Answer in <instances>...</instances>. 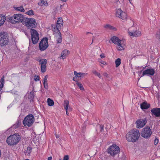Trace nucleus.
Returning <instances> with one entry per match:
<instances>
[{
    "mask_svg": "<svg viewBox=\"0 0 160 160\" xmlns=\"http://www.w3.org/2000/svg\"><path fill=\"white\" fill-rule=\"evenodd\" d=\"M63 24V22L62 18H58V20L56 24H52V27L53 28V31L57 33L59 36V37L58 38L57 40V43H61L62 42V38L60 30L62 27Z\"/></svg>",
    "mask_w": 160,
    "mask_h": 160,
    "instance_id": "1",
    "label": "nucleus"
},
{
    "mask_svg": "<svg viewBox=\"0 0 160 160\" xmlns=\"http://www.w3.org/2000/svg\"><path fill=\"white\" fill-rule=\"evenodd\" d=\"M140 136L139 131L136 129H134L127 133L126 138L128 142H134L138 140Z\"/></svg>",
    "mask_w": 160,
    "mask_h": 160,
    "instance_id": "2",
    "label": "nucleus"
},
{
    "mask_svg": "<svg viewBox=\"0 0 160 160\" xmlns=\"http://www.w3.org/2000/svg\"><path fill=\"white\" fill-rule=\"evenodd\" d=\"M21 139L20 136L18 134L10 135L7 139L6 142L9 145L14 146L16 145Z\"/></svg>",
    "mask_w": 160,
    "mask_h": 160,
    "instance_id": "3",
    "label": "nucleus"
},
{
    "mask_svg": "<svg viewBox=\"0 0 160 160\" xmlns=\"http://www.w3.org/2000/svg\"><path fill=\"white\" fill-rule=\"evenodd\" d=\"M24 18L23 16L20 14H14L13 16L9 18V21L12 23L21 22L23 23Z\"/></svg>",
    "mask_w": 160,
    "mask_h": 160,
    "instance_id": "4",
    "label": "nucleus"
},
{
    "mask_svg": "<svg viewBox=\"0 0 160 160\" xmlns=\"http://www.w3.org/2000/svg\"><path fill=\"white\" fill-rule=\"evenodd\" d=\"M23 24H25L28 29H32L37 27V23L33 18H24Z\"/></svg>",
    "mask_w": 160,
    "mask_h": 160,
    "instance_id": "5",
    "label": "nucleus"
},
{
    "mask_svg": "<svg viewBox=\"0 0 160 160\" xmlns=\"http://www.w3.org/2000/svg\"><path fill=\"white\" fill-rule=\"evenodd\" d=\"M35 121V118L32 114H30L25 117L23 121V124L25 126L30 127Z\"/></svg>",
    "mask_w": 160,
    "mask_h": 160,
    "instance_id": "6",
    "label": "nucleus"
},
{
    "mask_svg": "<svg viewBox=\"0 0 160 160\" xmlns=\"http://www.w3.org/2000/svg\"><path fill=\"white\" fill-rule=\"evenodd\" d=\"M9 39L8 34L5 32H0V46L2 47L8 44Z\"/></svg>",
    "mask_w": 160,
    "mask_h": 160,
    "instance_id": "7",
    "label": "nucleus"
},
{
    "mask_svg": "<svg viewBox=\"0 0 160 160\" xmlns=\"http://www.w3.org/2000/svg\"><path fill=\"white\" fill-rule=\"evenodd\" d=\"M120 149L119 147L116 144H113L109 146L108 149V152L112 156H114L115 155L120 152Z\"/></svg>",
    "mask_w": 160,
    "mask_h": 160,
    "instance_id": "8",
    "label": "nucleus"
},
{
    "mask_svg": "<svg viewBox=\"0 0 160 160\" xmlns=\"http://www.w3.org/2000/svg\"><path fill=\"white\" fill-rule=\"evenodd\" d=\"M152 133V132L150 127L148 126H146L142 129L141 135L142 137L144 138H148L150 137Z\"/></svg>",
    "mask_w": 160,
    "mask_h": 160,
    "instance_id": "9",
    "label": "nucleus"
},
{
    "mask_svg": "<svg viewBox=\"0 0 160 160\" xmlns=\"http://www.w3.org/2000/svg\"><path fill=\"white\" fill-rule=\"evenodd\" d=\"M30 32L32 42L33 44H36L39 39V34L37 31L34 29H31Z\"/></svg>",
    "mask_w": 160,
    "mask_h": 160,
    "instance_id": "10",
    "label": "nucleus"
},
{
    "mask_svg": "<svg viewBox=\"0 0 160 160\" xmlns=\"http://www.w3.org/2000/svg\"><path fill=\"white\" fill-rule=\"evenodd\" d=\"M110 40L114 43L117 45V48L118 50H122L124 49L123 47L121 44V41L120 40L118 37L113 36L111 38Z\"/></svg>",
    "mask_w": 160,
    "mask_h": 160,
    "instance_id": "11",
    "label": "nucleus"
},
{
    "mask_svg": "<svg viewBox=\"0 0 160 160\" xmlns=\"http://www.w3.org/2000/svg\"><path fill=\"white\" fill-rule=\"evenodd\" d=\"M48 38H43L39 43V47L41 51L46 50L48 47Z\"/></svg>",
    "mask_w": 160,
    "mask_h": 160,
    "instance_id": "12",
    "label": "nucleus"
},
{
    "mask_svg": "<svg viewBox=\"0 0 160 160\" xmlns=\"http://www.w3.org/2000/svg\"><path fill=\"white\" fill-rule=\"evenodd\" d=\"M147 122V120L146 118L138 119L136 122V128H142L145 125Z\"/></svg>",
    "mask_w": 160,
    "mask_h": 160,
    "instance_id": "13",
    "label": "nucleus"
},
{
    "mask_svg": "<svg viewBox=\"0 0 160 160\" xmlns=\"http://www.w3.org/2000/svg\"><path fill=\"white\" fill-rule=\"evenodd\" d=\"M40 64L41 65V69L42 72H44L46 70V64L47 62V60L45 59H40L39 61Z\"/></svg>",
    "mask_w": 160,
    "mask_h": 160,
    "instance_id": "14",
    "label": "nucleus"
},
{
    "mask_svg": "<svg viewBox=\"0 0 160 160\" xmlns=\"http://www.w3.org/2000/svg\"><path fill=\"white\" fill-rule=\"evenodd\" d=\"M155 71L152 68H149L144 70L142 72V76L147 75L148 76H153L155 74Z\"/></svg>",
    "mask_w": 160,
    "mask_h": 160,
    "instance_id": "15",
    "label": "nucleus"
},
{
    "mask_svg": "<svg viewBox=\"0 0 160 160\" xmlns=\"http://www.w3.org/2000/svg\"><path fill=\"white\" fill-rule=\"evenodd\" d=\"M151 111L152 115H155L156 117H160V108H154L152 109Z\"/></svg>",
    "mask_w": 160,
    "mask_h": 160,
    "instance_id": "16",
    "label": "nucleus"
},
{
    "mask_svg": "<svg viewBox=\"0 0 160 160\" xmlns=\"http://www.w3.org/2000/svg\"><path fill=\"white\" fill-rule=\"evenodd\" d=\"M130 29L129 28L128 29V33L129 35L130 36L133 37H138L140 36L141 34V32L138 31H136L135 32L134 31L132 32H130L129 31V29Z\"/></svg>",
    "mask_w": 160,
    "mask_h": 160,
    "instance_id": "17",
    "label": "nucleus"
},
{
    "mask_svg": "<svg viewBox=\"0 0 160 160\" xmlns=\"http://www.w3.org/2000/svg\"><path fill=\"white\" fill-rule=\"evenodd\" d=\"M74 74L77 77H80L81 78H83L86 76L87 74V73H82V72H77L76 71L74 72Z\"/></svg>",
    "mask_w": 160,
    "mask_h": 160,
    "instance_id": "18",
    "label": "nucleus"
},
{
    "mask_svg": "<svg viewBox=\"0 0 160 160\" xmlns=\"http://www.w3.org/2000/svg\"><path fill=\"white\" fill-rule=\"evenodd\" d=\"M150 105L146 102H144L140 104L141 108L142 109H147L150 107Z\"/></svg>",
    "mask_w": 160,
    "mask_h": 160,
    "instance_id": "19",
    "label": "nucleus"
},
{
    "mask_svg": "<svg viewBox=\"0 0 160 160\" xmlns=\"http://www.w3.org/2000/svg\"><path fill=\"white\" fill-rule=\"evenodd\" d=\"M32 148L30 147H27V149L26 150L25 152V154L27 156H29L30 155V153L32 152Z\"/></svg>",
    "mask_w": 160,
    "mask_h": 160,
    "instance_id": "20",
    "label": "nucleus"
},
{
    "mask_svg": "<svg viewBox=\"0 0 160 160\" xmlns=\"http://www.w3.org/2000/svg\"><path fill=\"white\" fill-rule=\"evenodd\" d=\"M104 28L106 29H108L110 30H112L114 31H116V28L110 24H107L104 26Z\"/></svg>",
    "mask_w": 160,
    "mask_h": 160,
    "instance_id": "21",
    "label": "nucleus"
},
{
    "mask_svg": "<svg viewBox=\"0 0 160 160\" xmlns=\"http://www.w3.org/2000/svg\"><path fill=\"white\" fill-rule=\"evenodd\" d=\"M127 14L122 11L119 18H121L122 20H125L127 19Z\"/></svg>",
    "mask_w": 160,
    "mask_h": 160,
    "instance_id": "22",
    "label": "nucleus"
},
{
    "mask_svg": "<svg viewBox=\"0 0 160 160\" xmlns=\"http://www.w3.org/2000/svg\"><path fill=\"white\" fill-rule=\"evenodd\" d=\"M63 106L65 110H67L68 109V107L69 106V102L67 100H65L64 101Z\"/></svg>",
    "mask_w": 160,
    "mask_h": 160,
    "instance_id": "23",
    "label": "nucleus"
},
{
    "mask_svg": "<svg viewBox=\"0 0 160 160\" xmlns=\"http://www.w3.org/2000/svg\"><path fill=\"white\" fill-rule=\"evenodd\" d=\"M28 97L29 99H31V100H32L34 98V92L33 90L29 94Z\"/></svg>",
    "mask_w": 160,
    "mask_h": 160,
    "instance_id": "24",
    "label": "nucleus"
},
{
    "mask_svg": "<svg viewBox=\"0 0 160 160\" xmlns=\"http://www.w3.org/2000/svg\"><path fill=\"white\" fill-rule=\"evenodd\" d=\"M6 20V18L5 16H2L0 15V27L4 23Z\"/></svg>",
    "mask_w": 160,
    "mask_h": 160,
    "instance_id": "25",
    "label": "nucleus"
},
{
    "mask_svg": "<svg viewBox=\"0 0 160 160\" xmlns=\"http://www.w3.org/2000/svg\"><path fill=\"white\" fill-rule=\"evenodd\" d=\"M68 51L67 50H64L61 53V57L63 59H64L66 58V56L67 55Z\"/></svg>",
    "mask_w": 160,
    "mask_h": 160,
    "instance_id": "26",
    "label": "nucleus"
},
{
    "mask_svg": "<svg viewBox=\"0 0 160 160\" xmlns=\"http://www.w3.org/2000/svg\"><path fill=\"white\" fill-rule=\"evenodd\" d=\"M47 102L48 106H53L54 104L53 101L50 98H48L47 99Z\"/></svg>",
    "mask_w": 160,
    "mask_h": 160,
    "instance_id": "27",
    "label": "nucleus"
},
{
    "mask_svg": "<svg viewBox=\"0 0 160 160\" xmlns=\"http://www.w3.org/2000/svg\"><path fill=\"white\" fill-rule=\"evenodd\" d=\"M121 63V60L119 58H118L115 61V63L116 67H118L120 64Z\"/></svg>",
    "mask_w": 160,
    "mask_h": 160,
    "instance_id": "28",
    "label": "nucleus"
},
{
    "mask_svg": "<svg viewBox=\"0 0 160 160\" xmlns=\"http://www.w3.org/2000/svg\"><path fill=\"white\" fill-rule=\"evenodd\" d=\"M4 82V77H2L1 80L0 81V91H1L3 86Z\"/></svg>",
    "mask_w": 160,
    "mask_h": 160,
    "instance_id": "29",
    "label": "nucleus"
},
{
    "mask_svg": "<svg viewBox=\"0 0 160 160\" xmlns=\"http://www.w3.org/2000/svg\"><path fill=\"white\" fill-rule=\"evenodd\" d=\"M155 37L157 39L160 40V29L158 30L156 32Z\"/></svg>",
    "mask_w": 160,
    "mask_h": 160,
    "instance_id": "30",
    "label": "nucleus"
},
{
    "mask_svg": "<svg viewBox=\"0 0 160 160\" xmlns=\"http://www.w3.org/2000/svg\"><path fill=\"white\" fill-rule=\"evenodd\" d=\"M122 12V11L120 9L117 10L116 14V16L118 17L119 18Z\"/></svg>",
    "mask_w": 160,
    "mask_h": 160,
    "instance_id": "31",
    "label": "nucleus"
},
{
    "mask_svg": "<svg viewBox=\"0 0 160 160\" xmlns=\"http://www.w3.org/2000/svg\"><path fill=\"white\" fill-rule=\"evenodd\" d=\"M15 9L16 10L18 11H20L22 12H24L25 11L24 9L22 6L18 7L17 8H15Z\"/></svg>",
    "mask_w": 160,
    "mask_h": 160,
    "instance_id": "32",
    "label": "nucleus"
},
{
    "mask_svg": "<svg viewBox=\"0 0 160 160\" xmlns=\"http://www.w3.org/2000/svg\"><path fill=\"white\" fill-rule=\"evenodd\" d=\"M76 84L78 86V87H79V88L81 90L83 91L84 90V88L83 87L81 83L79 82H77Z\"/></svg>",
    "mask_w": 160,
    "mask_h": 160,
    "instance_id": "33",
    "label": "nucleus"
},
{
    "mask_svg": "<svg viewBox=\"0 0 160 160\" xmlns=\"http://www.w3.org/2000/svg\"><path fill=\"white\" fill-rule=\"evenodd\" d=\"M92 72L95 75L98 76L100 78H102V76L100 75V73L96 71H92Z\"/></svg>",
    "mask_w": 160,
    "mask_h": 160,
    "instance_id": "34",
    "label": "nucleus"
},
{
    "mask_svg": "<svg viewBox=\"0 0 160 160\" xmlns=\"http://www.w3.org/2000/svg\"><path fill=\"white\" fill-rule=\"evenodd\" d=\"M46 4H47V3ZM38 4L40 6H42L43 5H46V3H44V0H40L38 2Z\"/></svg>",
    "mask_w": 160,
    "mask_h": 160,
    "instance_id": "35",
    "label": "nucleus"
},
{
    "mask_svg": "<svg viewBox=\"0 0 160 160\" xmlns=\"http://www.w3.org/2000/svg\"><path fill=\"white\" fill-rule=\"evenodd\" d=\"M21 123L19 121H18L17 123L14 124V125L13 126L14 127V128H16L19 127Z\"/></svg>",
    "mask_w": 160,
    "mask_h": 160,
    "instance_id": "36",
    "label": "nucleus"
},
{
    "mask_svg": "<svg viewBox=\"0 0 160 160\" xmlns=\"http://www.w3.org/2000/svg\"><path fill=\"white\" fill-rule=\"evenodd\" d=\"M26 13L29 15H31L33 14V11L32 10H30L26 12Z\"/></svg>",
    "mask_w": 160,
    "mask_h": 160,
    "instance_id": "37",
    "label": "nucleus"
},
{
    "mask_svg": "<svg viewBox=\"0 0 160 160\" xmlns=\"http://www.w3.org/2000/svg\"><path fill=\"white\" fill-rule=\"evenodd\" d=\"M43 85L44 88L45 89H47L48 88V82H43Z\"/></svg>",
    "mask_w": 160,
    "mask_h": 160,
    "instance_id": "38",
    "label": "nucleus"
},
{
    "mask_svg": "<svg viewBox=\"0 0 160 160\" xmlns=\"http://www.w3.org/2000/svg\"><path fill=\"white\" fill-rule=\"evenodd\" d=\"M40 77L39 76L35 75L34 78V80L36 81L39 80Z\"/></svg>",
    "mask_w": 160,
    "mask_h": 160,
    "instance_id": "39",
    "label": "nucleus"
},
{
    "mask_svg": "<svg viewBox=\"0 0 160 160\" xmlns=\"http://www.w3.org/2000/svg\"><path fill=\"white\" fill-rule=\"evenodd\" d=\"M158 140L157 138L156 137V138L155 139L154 141V144L155 145H157L158 144Z\"/></svg>",
    "mask_w": 160,
    "mask_h": 160,
    "instance_id": "40",
    "label": "nucleus"
},
{
    "mask_svg": "<svg viewBox=\"0 0 160 160\" xmlns=\"http://www.w3.org/2000/svg\"><path fill=\"white\" fill-rule=\"evenodd\" d=\"M69 157L68 155H65L64 157L63 160H68Z\"/></svg>",
    "mask_w": 160,
    "mask_h": 160,
    "instance_id": "41",
    "label": "nucleus"
},
{
    "mask_svg": "<svg viewBox=\"0 0 160 160\" xmlns=\"http://www.w3.org/2000/svg\"><path fill=\"white\" fill-rule=\"evenodd\" d=\"M48 78V76L47 75H46L44 78V82H48L47 79Z\"/></svg>",
    "mask_w": 160,
    "mask_h": 160,
    "instance_id": "42",
    "label": "nucleus"
},
{
    "mask_svg": "<svg viewBox=\"0 0 160 160\" xmlns=\"http://www.w3.org/2000/svg\"><path fill=\"white\" fill-rule=\"evenodd\" d=\"M99 125L100 128V131L102 132L103 130V126L101 125Z\"/></svg>",
    "mask_w": 160,
    "mask_h": 160,
    "instance_id": "43",
    "label": "nucleus"
},
{
    "mask_svg": "<svg viewBox=\"0 0 160 160\" xmlns=\"http://www.w3.org/2000/svg\"><path fill=\"white\" fill-rule=\"evenodd\" d=\"M100 57L101 58H103L105 57V56L104 55L103 53H102L100 55Z\"/></svg>",
    "mask_w": 160,
    "mask_h": 160,
    "instance_id": "44",
    "label": "nucleus"
},
{
    "mask_svg": "<svg viewBox=\"0 0 160 160\" xmlns=\"http://www.w3.org/2000/svg\"><path fill=\"white\" fill-rule=\"evenodd\" d=\"M73 80L77 82H78L77 81V77H73Z\"/></svg>",
    "mask_w": 160,
    "mask_h": 160,
    "instance_id": "45",
    "label": "nucleus"
},
{
    "mask_svg": "<svg viewBox=\"0 0 160 160\" xmlns=\"http://www.w3.org/2000/svg\"><path fill=\"white\" fill-rule=\"evenodd\" d=\"M72 109L70 107H68V111H72Z\"/></svg>",
    "mask_w": 160,
    "mask_h": 160,
    "instance_id": "46",
    "label": "nucleus"
},
{
    "mask_svg": "<svg viewBox=\"0 0 160 160\" xmlns=\"http://www.w3.org/2000/svg\"><path fill=\"white\" fill-rule=\"evenodd\" d=\"M103 75L104 76L107 77L108 76V74L107 73L105 72L103 73Z\"/></svg>",
    "mask_w": 160,
    "mask_h": 160,
    "instance_id": "47",
    "label": "nucleus"
},
{
    "mask_svg": "<svg viewBox=\"0 0 160 160\" xmlns=\"http://www.w3.org/2000/svg\"><path fill=\"white\" fill-rule=\"evenodd\" d=\"M52 157H49L48 158V160H52Z\"/></svg>",
    "mask_w": 160,
    "mask_h": 160,
    "instance_id": "48",
    "label": "nucleus"
},
{
    "mask_svg": "<svg viewBox=\"0 0 160 160\" xmlns=\"http://www.w3.org/2000/svg\"><path fill=\"white\" fill-rule=\"evenodd\" d=\"M66 114L67 115H69V113L68 112V109H67V110H66Z\"/></svg>",
    "mask_w": 160,
    "mask_h": 160,
    "instance_id": "49",
    "label": "nucleus"
},
{
    "mask_svg": "<svg viewBox=\"0 0 160 160\" xmlns=\"http://www.w3.org/2000/svg\"><path fill=\"white\" fill-rule=\"evenodd\" d=\"M86 34H90L92 35H93V33H91V32H86Z\"/></svg>",
    "mask_w": 160,
    "mask_h": 160,
    "instance_id": "50",
    "label": "nucleus"
},
{
    "mask_svg": "<svg viewBox=\"0 0 160 160\" xmlns=\"http://www.w3.org/2000/svg\"><path fill=\"white\" fill-rule=\"evenodd\" d=\"M101 63L103 64H106V62L104 61H102V62H101Z\"/></svg>",
    "mask_w": 160,
    "mask_h": 160,
    "instance_id": "51",
    "label": "nucleus"
},
{
    "mask_svg": "<svg viewBox=\"0 0 160 160\" xmlns=\"http://www.w3.org/2000/svg\"><path fill=\"white\" fill-rule=\"evenodd\" d=\"M132 0H128L129 2L131 4H132Z\"/></svg>",
    "mask_w": 160,
    "mask_h": 160,
    "instance_id": "52",
    "label": "nucleus"
},
{
    "mask_svg": "<svg viewBox=\"0 0 160 160\" xmlns=\"http://www.w3.org/2000/svg\"><path fill=\"white\" fill-rule=\"evenodd\" d=\"M56 137L57 138H58L59 137V135L56 134Z\"/></svg>",
    "mask_w": 160,
    "mask_h": 160,
    "instance_id": "53",
    "label": "nucleus"
},
{
    "mask_svg": "<svg viewBox=\"0 0 160 160\" xmlns=\"http://www.w3.org/2000/svg\"><path fill=\"white\" fill-rule=\"evenodd\" d=\"M61 1L64 2H66L67 0H61Z\"/></svg>",
    "mask_w": 160,
    "mask_h": 160,
    "instance_id": "54",
    "label": "nucleus"
},
{
    "mask_svg": "<svg viewBox=\"0 0 160 160\" xmlns=\"http://www.w3.org/2000/svg\"><path fill=\"white\" fill-rule=\"evenodd\" d=\"M62 5H60V8H61V9H62L61 8H62Z\"/></svg>",
    "mask_w": 160,
    "mask_h": 160,
    "instance_id": "55",
    "label": "nucleus"
},
{
    "mask_svg": "<svg viewBox=\"0 0 160 160\" xmlns=\"http://www.w3.org/2000/svg\"><path fill=\"white\" fill-rule=\"evenodd\" d=\"M95 38L94 37V36H93V38H93V40H94V39Z\"/></svg>",
    "mask_w": 160,
    "mask_h": 160,
    "instance_id": "56",
    "label": "nucleus"
},
{
    "mask_svg": "<svg viewBox=\"0 0 160 160\" xmlns=\"http://www.w3.org/2000/svg\"><path fill=\"white\" fill-rule=\"evenodd\" d=\"M93 38H92V44L93 43Z\"/></svg>",
    "mask_w": 160,
    "mask_h": 160,
    "instance_id": "57",
    "label": "nucleus"
},
{
    "mask_svg": "<svg viewBox=\"0 0 160 160\" xmlns=\"http://www.w3.org/2000/svg\"><path fill=\"white\" fill-rule=\"evenodd\" d=\"M56 33H57V35H56V36L58 35V36H58V33H57V32H56ZM59 36H58V38H59Z\"/></svg>",
    "mask_w": 160,
    "mask_h": 160,
    "instance_id": "58",
    "label": "nucleus"
},
{
    "mask_svg": "<svg viewBox=\"0 0 160 160\" xmlns=\"http://www.w3.org/2000/svg\"><path fill=\"white\" fill-rule=\"evenodd\" d=\"M25 160H30L28 159H25Z\"/></svg>",
    "mask_w": 160,
    "mask_h": 160,
    "instance_id": "59",
    "label": "nucleus"
}]
</instances>
